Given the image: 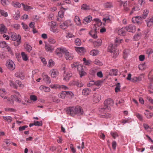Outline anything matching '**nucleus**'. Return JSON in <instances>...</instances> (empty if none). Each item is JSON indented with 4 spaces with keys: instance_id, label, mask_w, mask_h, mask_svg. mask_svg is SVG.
Segmentation results:
<instances>
[{
    "instance_id": "obj_14",
    "label": "nucleus",
    "mask_w": 153,
    "mask_h": 153,
    "mask_svg": "<svg viewBox=\"0 0 153 153\" xmlns=\"http://www.w3.org/2000/svg\"><path fill=\"white\" fill-rule=\"evenodd\" d=\"M42 125V121H34V123H30L29 125L30 127H31L33 126H41Z\"/></svg>"
},
{
    "instance_id": "obj_24",
    "label": "nucleus",
    "mask_w": 153,
    "mask_h": 153,
    "mask_svg": "<svg viewBox=\"0 0 153 153\" xmlns=\"http://www.w3.org/2000/svg\"><path fill=\"white\" fill-rule=\"evenodd\" d=\"M11 98L17 102H21V100L18 97H17L16 95H11Z\"/></svg>"
},
{
    "instance_id": "obj_8",
    "label": "nucleus",
    "mask_w": 153,
    "mask_h": 153,
    "mask_svg": "<svg viewBox=\"0 0 153 153\" xmlns=\"http://www.w3.org/2000/svg\"><path fill=\"white\" fill-rule=\"evenodd\" d=\"M110 51L112 55L114 58H116L119 54L118 50L113 48V47L111 48L110 50Z\"/></svg>"
},
{
    "instance_id": "obj_10",
    "label": "nucleus",
    "mask_w": 153,
    "mask_h": 153,
    "mask_svg": "<svg viewBox=\"0 0 153 153\" xmlns=\"http://www.w3.org/2000/svg\"><path fill=\"white\" fill-rule=\"evenodd\" d=\"M126 27H123L120 29L118 30V33L119 35L120 36H124L126 35Z\"/></svg>"
},
{
    "instance_id": "obj_29",
    "label": "nucleus",
    "mask_w": 153,
    "mask_h": 153,
    "mask_svg": "<svg viewBox=\"0 0 153 153\" xmlns=\"http://www.w3.org/2000/svg\"><path fill=\"white\" fill-rule=\"evenodd\" d=\"M99 53V51L98 50H93L90 51V54L93 56H95L97 55Z\"/></svg>"
},
{
    "instance_id": "obj_18",
    "label": "nucleus",
    "mask_w": 153,
    "mask_h": 153,
    "mask_svg": "<svg viewBox=\"0 0 153 153\" xmlns=\"http://www.w3.org/2000/svg\"><path fill=\"white\" fill-rule=\"evenodd\" d=\"M50 72L51 73V76L53 78L56 77L58 74V71L56 69L51 70Z\"/></svg>"
},
{
    "instance_id": "obj_40",
    "label": "nucleus",
    "mask_w": 153,
    "mask_h": 153,
    "mask_svg": "<svg viewBox=\"0 0 153 153\" xmlns=\"http://www.w3.org/2000/svg\"><path fill=\"white\" fill-rule=\"evenodd\" d=\"M93 31L92 30H91L89 32V35L91 36L94 39H96L97 38V35L96 33H95L94 34H93Z\"/></svg>"
},
{
    "instance_id": "obj_46",
    "label": "nucleus",
    "mask_w": 153,
    "mask_h": 153,
    "mask_svg": "<svg viewBox=\"0 0 153 153\" xmlns=\"http://www.w3.org/2000/svg\"><path fill=\"white\" fill-rule=\"evenodd\" d=\"M54 65V62L52 59H50L48 62V67H52Z\"/></svg>"
},
{
    "instance_id": "obj_1",
    "label": "nucleus",
    "mask_w": 153,
    "mask_h": 153,
    "mask_svg": "<svg viewBox=\"0 0 153 153\" xmlns=\"http://www.w3.org/2000/svg\"><path fill=\"white\" fill-rule=\"evenodd\" d=\"M66 111L68 114L72 116H74L75 114L81 115L83 114L82 108L81 106L78 105L75 107H69L66 109Z\"/></svg>"
},
{
    "instance_id": "obj_57",
    "label": "nucleus",
    "mask_w": 153,
    "mask_h": 153,
    "mask_svg": "<svg viewBox=\"0 0 153 153\" xmlns=\"http://www.w3.org/2000/svg\"><path fill=\"white\" fill-rule=\"evenodd\" d=\"M102 82L101 81H97L96 82H95L94 85L96 86H99L101 85L102 84Z\"/></svg>"
},
{
    "instance_id": "obj_50",
    "label": "nucleus",
    "mask_w": 153,
    "mask_h": 153,
    "mask_svg": "<svg viewBox=\"0 0 153 153\" xmlns=\"http://www.w3.org/2000/svg\"><path fill=\"white\" fill-rule=\"evenodd\" d=\"M5 111H10L11 112H16V111L15 109L10 108H5Z\"/></svg>"
},
{
    "instance_id": "obj_30",
    "label": "nucleus",
    "mask_w": 153,
    "mask_h": 153,
    "mask_svg": "<svg viewBox=\"0 0 153 153\" xmlns=\"http://www.w3.org/2000/svg\"><path fill=\"white\" fill-rule=\"evenodd\" d=\"M104 7L107 8H111L113 7L112 3L110 2H107L104 4Z\"/></svg>"
},
{
    "instance_id": "obj_61",
    "label": "nucleus",
    "mask_w": 153,
    "mask_h": 153,
    "mask_svg": "<svg viewBox=\"0 0 153 153\" xmlns=\"http://www.w3.org/2000/svg\"><path fill=\"white\" fill-rule=\"evenodd\" d=\"M95 84V81H91L89 82V83L87 84L88 87H90Z\"/></svg>"
},
{
    "instance_id": "obj_38",
    "label": "nucleus",
    "mask_w": 153,
    "mask_h": 153,
    "mask_svg": "<svg viewBox=\"0 0 153 153\" xmlns=\"http://www.w3.org/2000/svg\"><path fill=\"white\" fill-rule=\"evenodd\" d=\"M20 17V12L19 10H17L14 15V18L15 19L17 20Z\"/></svg>"
},
{
    "instance_id": "obj_59",
    "label": "nucleus",
    "mask_w": 153,
    "mask_h": 153,
    "mask_svg": "<svg viewBox=\"0 0 153 153\" xmlns=\"http://www.w3.org/2000/svg\"><path fill=\"white\" fill-rule=\"evenodd\" d=\"M28 127L27 126H20L19 128V130L20 131H22L24 130L25 129V128Z\"/></svg>"
},
{
    "instance_id": "obj_48",
    "label": "nucleus",
    "mask_w": 153,
    "mask_h": 153,
    "mask_svg": "<svg viewBox=\"0 0 153 153\" xmlns=\"http://www.w3.org/2000/svg\"><path fill=\"white\" fill-rule=\"evenodd\" d=\"M0 12L2 16L5 17H7L8 16L7 13L3 10H0Z\"/></svg>"
},
{
    "instance_id": "obj_16",
    "label": "nucleus",
    "mask_w": 153,
    "mask_h": 153,
    "mask_svg": "<svg viewBox=\"0 0 153 153\" xmlns=\"http://www.w3.org/2000/svg\"><path fill=\"white\" fill-rule=\"evenodd\" d=\"M92 19V17L91 16H89L86 17H85L83 19V23L85 24L89 22H91Z\"/></svg>"
},
{
    "instance_id": "obj_42",
    "label": "nucleus",
    "mask_w": 153,
    "mask_h": 153,
    "mask_svg": "<svg viewBox=\"0 0 153 153\" xmlns=\"http://www.w3.org/2000/svg\"><path fill=\"white\" fill-rule=\"evenodd\" d=\"M52 99L53 102L56 103H58L60 101V100L56 97L53 96L52 97Z\"/></svg>"
},
{
    "instance_id": "obj_28",
    "label": "nucleus",
    "mask_w": 153,
    "mask_h": 153,
    "mask_svg": "<svg viewBox=\"0 0 153 153\" xmlns=\"http://www.w3.org/2000/svg\"><path fill=\"white\" fill-rule=\"evenodd\" d=\"M116 87L115 88V92L117 93L118 92L120 91V83H117L116 85Z\"/></svg>"
},
{
    "instance_id": "obj_27",
    "label": "nucleus",
    "mask_w": 153,
    "mask_h": 153,
    "mask_svg": "<svg viewBox=\"0 0 153 153\" xmlns=\"http://www.w3.org/2000/svg\"><path fill=\"white\" fill-rule=\"evenodd\" d=\"M1 2L3 6L4 7L6 6L9 3V1L8 0H1Z\"/></svg>"
},
{
    "instance_id": "obj_13",
    "label": "nucleus",
    "mask_w": 153,
    "mask_h": 153,
    "mask_svg": "<svg viewBox=\"0 0 153 153\" xmlns=\"http://www.w3.org/2000/svg\"><path fill=\"white\" fill-rule=\"evenodd\" d=\"M64 78H63V79L66 80V81H68L69 80V78L72 76V74L71 73H66V71H64Z\"/></svg>"
},
{
    "instance_id": "obj_25",
    "label": "nucleus",
    "mask_w": 153,
    "mask_h": 153,
    "mask_svg": "<svg viewBox=\"0 0 153 153\" xmlns=\"http://www.w3.org/2000/svg\"><path fill=\"white\" fill-rule=\"evenodd\" d=\"M149 13V11L147 10L144 11L143 14L141 16H140L141 17V19L142 20L143 19H145L147 17Z\"/></svg>"
},
{
    "instance_id": "obj_7",
    "label": "nucleus",
    "mask_w": 153,
    "mask_h": 153,
    "mask_svg": "<svg viewBox=\"0 0 153 153\" xmlns=\"http://www.w3.org/2000/svg\"><path fill=\"white\" fill-rule=\"evenodd\" d=\"M101 99V96L99 94H95L93 95V100L94 102H98Z\"/></svg>"
},
{
    "instance_id": "obj_43",
    "label": "nucleus",
    "mask_w": 153,
    "mask_h": 153,
    "mask_svg": "<svg viewBox=\"0 0 153 153\" xmlns=\"http://www.w3.org/2000/svg\"><path fill=\"white\" fill-rule=\"evenodd\" d=\"M66 95V91H63L61 92L60 95V96L59 97L61 98L64 99L65 98Z\"/></svg>"
},
{
    "instance_id": "obj_47",
    "label": "nucleus",
    "mask_w": 153,
    "mask_h": 153,
    "mask_svg": "<svg viewBox=\"0 0 153 153\" xmlns=\"http://www.w3.org/2000/svg\"><path fill=\"white\" fill-rule=\"evenodd\" d=\"M13 3V5L15 7L20 8L21 7V4L19 2H14Z\"/></svg>"
},
{
    "instance_id": "obj_52",
    "label": "nucleus",
    "mask_w": 153,
    "mask_h": 153,
    "mask_svg": "<svg viewBox=\"0 0 153 153\" xmlns=\"http://www.w3.org/2000/svg\"><path fill=\"white\" fill-rule=\"evenodd\" d=\"M153 53V50L151 48L148 49L146 51V53L149 56L150 54H151Z\"/></svg>"
},
{
    "instance_id": "obj_22",
    "label": "nucleus",
    "mask_w": 153,
    "mask_h": 153,
    "mask_svg": "<svg viewBox=\"0 0 153 153\" xmlns=\"http://www.w3.org/2000/svg\"><path fill=\"white\" fill-rule=\"evenodd\" d=\"M15 76L17 77L20 78L22 79H23L25 78V76L23 75L22 73L21 72H17L15 74Z\"/></svg>"
},
{
    "instance_id": "obj_62",
    "label": "nucleus",
    "mask_w": 153,
    "mask_h": 153,
    "mask_svg": "<svg viewBox=\"0 0 153 153\" xmlns=\"http://www.w3.org/2000/svg\"><path fill=\"white\" fill-rule=\"evenodd\" d=\"M42 87L44 89L45 91V92H49L50 91V88L48 87H46L44 86H41L40 88Z\"/></svg>"
},
{
    "instance_id": "obj_20",
    "label": "nucleus",
    "mask_w": 153,
    "mask_h": 153,
    "mask_svg": "<svg viewBox=\"0 0 153 153\" xmlns=\"http://www.w3.org/2000/svg\"><path fill=\"white\" fill-rule=\"evenodd\" d=\"M60 26L61 28L65 30L66 29L68 26V23L67 22L65 21L63 22L62 24H61Z\"/></svg>"
},
{
    "instance_id": "obj_55",
    "label": "nucleus",
    "mask_w": 153,
    "mask_h": 153,
    "mask_svg": "<svg viewBox=\"0 0 153 153\" xmlns=\"http://www.w3.org/2000/svg\"><path fill=\"white\" fill-rule=\"evenodd\" d=\"M10 86H13L15 88L17 89V86L16 84L13 83L12 81H10Z\"/></svg>"
},
{
    "instance_id": "obj_36",
    "label": "nucleus",
    "mask_w": 153,
    "mask_h": 153,
    "mask_svg": "<svg viewBox=\"0 0 153 153\" xmlns=\"http://www.w3.org/2000/svg\"><path fill=\"white\" fill-rule=\"evenodd\" d=\"M25 49L28 52H30V51L32 50V48L31 46L27 44H26L25 45Z\"/></svg>"
},
{
    "instance_id": "obj_12",
    "label": "nucleus",
    "mask_w": 153,
    "mask_h": 153,
    "mask_svg": "<svg viewBox=\"0 0 153 153\" xmlns=\"http://www.w3.org/2000/svg\"><path fill=\"white\" fill-rule=\"evenodd\" d=\"M45 48L47 51L50 52H52L54 50V47L52 45L49 44H45Z\"/></svg>"
},
{
    "instance_id": "obj_54",
    "label": "nucleus",
    "mask_w": 153,
    "mask_h": 153,
    "mask_svg": "<svg viewBox=\"0 0 153 153\" xmlns=\"http://www.w3.org/2000/svg\"><path fill=\"white\" fill-rule=\"evenodd\" d=\"M48 41L49 42L52 44H54L56 42L55 40L52 38H50L48 39Z\"/></svg>"
},
{
    "instance_id": "obj_64",
    "label": "nucleus",
    "mask_w": 153,
    "mask_h": 153,
    "mask_svg": "<svg viewBox=\"0 0 153 153\" xmlns=\"http://www.w3.org/2000/svg\"><path fill=\"white\" fill-rule=\"evenodd\" d=\"M66 95L70 96L72 97L74 96V94L71 91H66Z\"/></svg>"
},
{
    "instance_id": "obj_17",
    "label": "nucleus",
    "mask_w": 153,
    "mask_h": 153,
    "mask_svg": "<svg viewBox=\"0 0 153 153\" xmlns=\"http://www.w3.org/2000/svg\"><path fill=\"white\" fill-rule=\"evenodd\" d=\"M139 20H142L141 19V17L140 16H136L132 18V21L134 23H139L140 22Z\"/></svg>"
},
{
    "instance_id": "obj_26",
    "label": "nucleus",
    "mask_w": 153,
    "mask_h": 153,
    "mask_svg": "<svg viewBox=\"0 0 153 153\" xmlns=\"http://www.w3.org/2000/svg\"><path fill=\"white\" fill-rule=\"evenodd\" d=\"M17 41L14 42L15 46H18L20 43L21 40V37L19 35H18L17 36Z\"/></svg>"
},
{
    "instance_id": "obj_31",
    "label": "nucleus",
    "mask_w": 153,
    "mask_h": 153,
    "mask_svg": "<svg viewBox=\"0 0 153 153\" xmlns=\"http://www.w3.org/2000/svg\"><path fill=\"white\" fill-rule=\"evenodd\" d=\"M44 80L46 82V83L48 84H49L51 82V80L50 77H48V76L47 75H45V76Z\"/></svg>"
},
{
    "instance_id": "obj_39",
    "label": "nucleus",
    "mask_w": 153,
    "mask_h": 153,
    "mask_svg": "<svg viewBox=\"0 0 153 153\" xmlns=\"http://www.w3.org/2000/svg\"><path fill=\"white\" fill-rule=\"evenodd\" d=\"M4 119L10 123L12 120V118L10 116L3 117Z\"/></svg>"
},
{
    "instance_id": "obj_37",
    "label": "nucleus",
    "mask_w": 153,
    "mask_h": 153,
    "mask_svg": "<svg viewBox=\"0 0 153 153\" xmlns=\"http://www.w3.org/2000/svg\"><path fill=\"white\" fill-rule=\"evenodd\" d=\"M11 37L12 40L14 41H15L16 40L17 41L18 39L17 35L15 33H13L12 34L11 36Z\"/></svg>"
},
{
    "instance_id": "obj_23",
    "label": "nucleus",
    "mask_w": 153,
    "mask_h": 153,
    "mask_svg": "<svg viewBox=\"0 0 153 153\" xmlns=\"http://www.w3.org/2000/svg\"><path fill=\"white\" fill-rule=\"evenodd\" d=\"M91 92V90L89 88H86L84 89L82 91V94L85 95H88Z\"/></svg>"
},
{
    "instance_id": "obj_4",
    "label": "nucleus",
    "mask_w": 153,
    "mask_h": 153,
    "mask_svg": "<svg viewBox=\"0 0 153 153\" xmlns=\"http://www.w3.org/2000/svg\"><path fill=\"white\" fill-rule=\"evenodd\" d=\"M6 65L8 68L11 70L13 71L15 69V65L14 63L12 60H7V62Z\"/></svg>"
},
{
    "instance_id": "obj_49",
    "label": "nucleus",
    "mask_w": 153,
    "mask_h": 153,
    "mask_svg": "<svg viewBox=\"0 0 153 153\" xmlns=\"http://www.w3.org/2000/svg\"><path fill=\"white\" fill-rule=\"evenodd\" d=\"M146 66L145 63H144L139 65L138 68L140 70H143L144 68Z\"/></svg>"
},
{
    "instance_id": "obj_3",
    "label": "nucleus",
    "mask_w": 153,
    "mask_h": 153,
    "mask_svg": "<svg viewBox=\"0 0 153 153\" xmlns=\"http://www.w3.org/2000/svg\"><path fill=\"white\" fill-rule=\"evenodd\" d=\"M77 67V70L79 71V74L81 77L86 74V73L84 71L83 66L82 65H78Z\"/></svg>"
},
{
    "instance_id": "obj_15",
    "label": "nucleus",
    "mask_w": 153,
    "mask_h": 153,
    "mask_svg": "<svg viewBox=\"0 0 153 153\" xmlns=\"http://www.w3.org/2000/svg\"><path fill=\"white\" fill-rule=\"evenodd\" d=\"M65 57L66 59L71 60L73 59V57L72 56H71V54L67 50H66V52H65Z\"/></svg>"
},
{
    "instance_id": "obj_6",
    "label": "nucleus",
    "mask_w": 153,
    "mask_h": 153,
    "mask_svg": "<svg viewBox=\"0 0 153 153\" xmlns=\"http://www.w3.org/2000/svg\"><path fill=\"white\" fill-rule=\"evenodd\" d=\"M126 29V31L133 33L136 30L135 26L132 25H130L125 27Z\"/></svg>"
},
{
    "instance_id": "obj_41",
    "label": "nucleus",
    "mask_w": 153,
    "mask_h": 153,
    "mask_svg": "<svg viewBox=\"0 0 153 153\" xmlns=\"http://www.w3.org/2000/svg\"><path fill=\"white\" fill-rule=\"evenodd\" d=\"M81 9L84 10H87L90 9V7L85 4H83L81 7Z\"/></svg>"
},
{
    "instance_id": "obj_53",
    "label": "nucleus",
    "mask_w": 153,
    "mask_h": 153,
    "mask_svg": "<svg viewBox=\"0 0 153 153\" xmlns=\"http://www.w3.org/2000/svg\"><path fill=\"white\" fill-rule=\"evenodd\" d=\"M94 62L95 64L97 65H102V63L98 59H96Z\"/></svg>"
},
{
    "instance_id": "obj_60",
    "label": "nucleus",
    "mask_w": 153,
    "mask_h": 153,
    "mask_svg": "<svg viewBox=\"0 0 153 153\" xmlns=\"http://www.w3.org/2000/svg\"><path fill=\"white\" fill-rule=\"evenodd\" d=\"M63 13L62 10L58 12V16L61 18L63 17Z\"/></svg>"
},
{
    "instance_id": "obj_19",
    "label": "nucleus",
    "mask_w": 153,
    "mask_h": 153,
    "mask_svg": "<svg viewBox=\"0 0 153 153\" xmlns=\"http://www.w3.org/2000/svg\"><path fill=\"white\" fill-rule=\"evenodd\" d=\"M102 40L101 39H98L97 41H95L93 42V45L95 47H98L101 45Z\"/></svg>"
},
{
    "instance_id": "obj_21",
    "label": "nucleus",
    "mask_w": 153,
    "mask_h": 153,
    "mask_svg": "<svg viewBox=\"0 0 153 153\" xmlns=\"http://www.w3.org/2000/svg\"><path fill=\"white\" fill-rule=\"evenodd\" d=\"M117 69H112L110 71L109 74L111 76H117Z\"/></svg>"
},
{
    "instance_id": "obj_34",
    "label": "nucleus",
    "mask_w": 153,
    "mask_h": 153,
    "mask_svg": "<svg viewBox=\"0 0 153 153\" xmlns=\"http://www.w3.org/2000/svg\"><path fill=\"white\" fill-rule=\"evenodd\" d=\"M21 55L22 59L24 61H26L28 59L27 56L25 54V52H22L21 53Z\"/></svg>"
},
{
    "instance_id": "obj_58",
    "label": "nucleus",
    "mask_w": 153,
    "mask_h": 153,
    "mask_svg": "<svg viewBox=\"0 0 153 153\" xmlns=\"http://www.w3.org/2000/svg\"><path fill=\"white\" fill-rule=\"evenodd\" d=\"M117 146V143L115 141H113L112 143V147L113 149L115 150Z\"/></svg>"
},
{
    "instance_id": "obj_2",
    "label": "nucleus",
    "mask_w": 153,
    "mask_h": 153,
    "mask_svg": "<svg viewBox=\"0 0 153 153\" xmlns=\"http://www.w3.org/2000/svg\"><path fill=\"white\" fill-rule=\"evenodd\" d=\"M104 104V107L103 108H101V109L105 110L108 108V107L109 108L110 106H113L114 103L112 99L109 98L105 101Z\"/></svg>"
},
{
    "instance_id": "obj_5",
    "label": "nucleus",
    "mask_w": 153,
    "mask_h": 153,
    "mask_svg": "<svg viewBox=\"0 0 153 153\" xmlns=\"http://www.w3.org/2000/svg\"><path fill=\"white\" fill-rule=\"evenodd\" d=\"M65 52H66V49L64 48H58L55 51L56 54L60 56H62V54L65 53Z\"/></svg>"
},
{
    "instance_id": "obj_45",
    "label": "nucleus",
    "mask_w": 153,
    "mask_h": 153,
    "mask_svg": "<svg viewBox=\"0 0 153 153\" xmlns=\"http://www.w3.org/2000/svg\"><path fill=\"white\" fill-rule=\"evenodd\" d=\"M7 44L5 41L1 42H0V46L1 47L4 48L7 47Z\"/></svg>"
},
{
    "instance_id": "obj_11",
    "label": "nucleus",
    "mask_w": 153,
    "mask_h": 153,
    "mask_svg": "<svg viewBox=\"0 0 153 153\" xmlns=\"http://www.w3.org/2000/svg\"><path fill=\"white\" fill-rule=\"evenodd\" d=\"M7 29L3 24L0 25V33L4 34L7 33Z\"/></svg>"
},
{
    "instance_id": "obj_44",
    "label": "nucleus",
    "mask_w": 153,
    "mask_h": 153,
    "mask_svg": "<svg viewBox=\"0 0 153 153\" xmlns=\"http://www.w3.org/2000/svg\"><path fill=\"white\" fill-rule=\"evenodd\" d=\"M75 42L76 45L80 46L81 45V41L79 39L77 38L76 39L75 41Z\"/></svg>"
},
{
    "instance_id": "obj_35",
    "label": "nucleus",
    "mask_w": 153,
    "mask_h": 153,
    "mask_svg": "<svg viewBox=\"0 0 153 153\" xmlns=\"http://www.w3.org/2000/svg\"><path fill=\"white\" fill-rule=\"evenodd\" d=\"M75 21L78 25H79L81 24L80 20L78 16H75Z\"/></svg>"
},
{
    "instance_id": "obj_33",
    "label": "nucleus",
    "mask_w": 153,
    "mask_h": 153,
    "mask_svg": "<svg viewBox=\"0 0 153 153\" xmlns=\"http://www.w3.org/2000/svg\"><path fill=\"white\" fill-rule=\"evenodd\" d=\"M141 34L140 33H137L136 35H134L133 37V39L135 40H138L140 38Z\"/></svg>"
},
{
    "instance_id": "obj_51",
    "label": "nucleus",
    "mask_w": 153,
    "mask_h": 153,
    "mask_svg": "<svg viewBox=\"0 0 153 153\" xmlns=\"http://www.w3.org/2000/svg\"><path fill=\"white\" fill-rule=\"evenodd\" d=\"M30 99L34 101H36L37 100V98L36 96L32 95L30 96Z\"/></svg>"
},
{
    "instance_id": "obj_56",
    "label": "nucleus",
    "mask_w": 153,
    "mask_h": 153,
    "mask_svg": "<svg viewBox=\"0 0 153 153\" xmlns=\"http://www.w3.org/2000/svg\"><path fill=\"white\" fill-rule=\"evenodd\" d=\"M83 84L81 82H79L78 80L77 81L76 86L79 87H81L83 86Z\"/></svg>"
},
{
    "instance_id": "obj_63",
    "label": "nucleus",
    "mask_w": 153,
    "mask_h": 153,
    "mask_svg": "<svg viewBox=\"0 0 153 153\" xmlns=\"http://www.w3.org/2000/svg\"><path fill=\"white\" fill-rule=\"evenodd\" d=\"M136 116L141 121L143 120V117L140 114L137 113L136 114Z\"/></svg>"
},
{
    "instance_id": "obj_9",
    "label": "nucleus",
    "mask_w": 153,
    "mask_h": 153,
    "mask_svg": "<svg viewBox=\"0 0 153 153\" xmlns=\"http://www.w3.org/2000/svg\"><path fill=\"white\" fill-rule=\"evenodd\" d=\"M75 48L76 51L80 55H82L85 51V49L83 47H75Z\"/></svg>"
},
{
    "instance_id": "obj_32",
    "label": "nucleus",
    "mask_w": 153,
    "mask_h": 153,
    "mask_svg": "<svg viewBox=\"0 0 153 153\" xmlns=\"http://www.w3.org/2000/svg\"><path fill=\"white\" fill-rule=\"evenodd\" d=\"M22 4L24 7V10L25 11H28L29 9H32V7L28 5H25L24 4L22 3Z\"/></svg>"
}]
</instances>
